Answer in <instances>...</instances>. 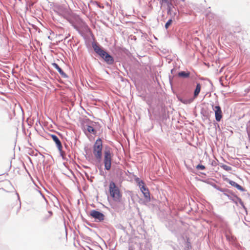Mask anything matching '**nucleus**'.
<instances>
[{
  "mask_svg": "<svg viewBox=\"0 0 250 250\" xmlns=\"http://www.w3.org/2000/svg\"><path fill=\"white\" fill-rule=\"evenodd\" d=\"M172 20L171 19H169L168 20V21L166 23L165 27L166 29H167L169 26L172 24Z\"/></svg>",
  "mask_w": 250,
  "mask_h": 250,
  "instance_id": "obj_22",
  "label": "nucleus"
},
{
  "mask_svg": "<svg viewBox=\"0 0 250 250\" xmlns=\"http://www.w3.org/2000/svg\"><path fill=\"white\" fill-rule=\"evenodd\" d=\"M95 122H91L89 125H86L83 127V131L85 134L86 131L93 135H96L97 133L96 130L94 127V125L95 124Z\"/></svg>",
  "mask_w": 250,
  "mask_h": 250,
  "instance_id": "obj_9",
  "label": "nucleus"
},
{
  "mask_svg": "<svg viewBox=\"0 0 250 250\" xmlns=\"http://www.w3.org/2000/svg\"><path fill=\"white\" fill-rule=\"evenodd\" d=\"M85 175H86L87 177H88V175L86 173H85Z\"/></svg>",
  "mask_w": 250,
  "mask_h": 250,
  "instance_id": "obj_32",
  "label": "nucleus"
},
{
  "mask_svg": "<svg viewBox=\"0 0 250 250\" xmlns=\"http://www.w3.org/2000/svg\"><path fill=\"white\" fill-rule=\"evenodd\" d=\"M196 168L199 170H203L206 169V167L201 164H198L196 166Z\"/></svg>",
  "mask_w": 250,
  "mask_h": 250,
  "instance_id": "obj_21",
  "label": "nucleus"
},
{
  "mask_svg": "<svg viewBox=\"0 0 250 250\" xmlns=\"http://www.w3.org/2000/svg\"><path fill=\"white\" fill-rule=\"evenodd\" d=\"M182 0L183 1H185V0Z\"/></svg>",
  "mask_w": 250,
  "mask_h": 250,
  "instance_id": "obj_33",
  "label": "nucleus"
},
{
  "mask_svg": "<svg viewBox=\"0 0 250 250\" xmlns=\"http://www.w3.org/2000/svg\"><path fill=\"white\" fill-rule=\"evenodd\" d=\"M57 148L59 151L61 156L62 157V159L64 160L65 153L62 150V146H61L60 148L59 147Z\"/></svg>",
  "mask_w": 250,
  "mask_h": 250,
  "instance_id": "obj_19",
  "label": "nucleus"
},
{
  "mask_svg": "<svg viewBox=\"0 0 250 250\" xmlns=\"http://www.w3.org/2000/svg\"><path fill=\"white\" fill-rule=\"evenodd\" d=\"M0 45L1 47H4L5 46H6L8 44V38L4 36H0Z\"/></svg>",
  "mask_w": 250,
  "mask_h": 250,
  "instance_id": "obj_15",
  "label": "nucleus"
},
{
  "mask_svg": "<svg viewBox=\"0 0 250 250\" xmlns=\"http://www.w3.org/2000/svg\"><path fill=\"white\" fill-rule=\"evenodd\" d=\"M52 65L57 70L62 77L64 78H67L68 77L67 74L63 72L62 69L58 65L57 63L55 62L52 63Z\"/></svg>",
  "mask_w": 250,
  "mask_h": 250,
  "instance_id": "obj_11",
  "label": "nucleus"
},
{
  "mask_svg": "<svg viewBox=\"0 0 250 250\" xmlns=\"http://www.w3.org/2000/svg\"><path fill=\"white\" fill-rule=\"evenodd\" d=\"M167 8L172 9V8L173 7L171 1H170L168 3H167Z\"/></svg>",
  "mask_w": 250,
  "mask_h": 250,
  "instance_id": "obj_24",
  "label": "nucleus"
},
{
  "mask_svg": "<svg viewBox=\"0 0 250 250\" xmlns=\"http://www.w3.org/2000/svg\"><path fill=\"white\" fill-rule=\"evenodd\" d=\"M109 191L111 197L115 202L117 203L121 202L122 197V193H121L119 188L112 181H110L109 183Z\"/></svg>",
  "mask_w": 250,
  "mask_h": 250,
  "instance_id": "obj_2",
  "label": "nucleus"
},
{
  "mask_svg": "<svg viewBox=\"0 0 250 250\" xmlns=\"http://www.w3.org/2000/svg\"><path fill=\"white\" fill-rule=\"evenodd\" d=\"M92 46L95 53L102 58L107 64L112 65L114 63V58L97 42H93Z\"/></svg>",
  "mask_w": 250,
  "mask_h": 250,
  "instance_id": "obj_1",
  "label": "nucleus"
},
{
  "mask_svg": "<svg viewBox=\"0 0 250 250\" xmlns=\"http://www.w3.org/2000/svg\"><path fill=\"white\" fill-rule=\"evenodd\" d=\"M103 143L102 139L98 138L93 146V153L96 160L100 162L102 158Z\"/></svg>",
  "mask_w": 250,
  "mask_h": 250,
  "instance_id": "obj_3",
  "label": "nucleus"
},
{
  "mask_svg": "<svg viewBox=\"0 0 250 250\" xmlns=\"http://www.w3.org/2000/svg\"><path fill=\"white\" fill-rule=\"evenodd\" d=\"M167 13L168 15H172V9L167 8Z\"/></svg>",
  "mask_w": 250,
  "mask_h": 250,
  "instance_id": "obj_26",
  "label": "nucleus"
},
{
  "mask_svg": "<svg viewBox=\"0 0 250 250\" xmlns=\"http://www.w3.org/2000/svg\"><path fill=\"white\" fill-rule=\"evenodd\" d=\"M161 0L163 2L165 3L166 4L171 1L170 0Z\"/></svg>",
  "mask_w": 250,
  "mask_h": 250,
  "instance_id": "obj_27",
  "label": "nucleus"
},
{
  "mask_svg": "<svg viewBox=\"0 0 250 250\" xmlns=\"http://www.w3.org/2000/svg\"><path fill=\"white\" fill-rule=\"evenodd\" d=\"M144 194V196L145 198V200L144 201V203L146 204L147 203L150 202V193L149 192H145L143 193Z\"/></svg>",
  "mask_w": 250,
  "mask_h": 250,
  "instance_id": "obj_18",
  "label": "nucleus"
},
{
  "mask_svg": "<svg viewBox=\"0 0 250 250\" xmlns=\"http://www.w3.org/2000/svg\"><path fill=\"white\" fill-rule=\"evenodd\" d=\"M217 104L215 105L212 104L211 106L213 110L214 111L215 113V120L217 122H220L222 117H223V114L222 111L221 107L218 104V102H217Z\"/></svg>",
  "mask_w": 250,
  "mask_h": 250,
  "instance_id": "obj_7",
  "label": "nucleus"
},
{
  "mask_svg": "<svg viewBox=\"0 0 250 250\" xmlns=\"http://www.w3.org/2000/svg\"><path fill=\"white\" fill-rule=\"evenodd\" d=\"M228 193H226L225 196L228 197L229 200L232 201L236 206H238V203L241 206V207L244 208L246 211H247V208L245 207L244 202L242 201L241 199L238 196L235 195L232 191L229 189Z\"/></svg>",
  "mask_w": 250,
  "mask_h": 250,
  "instance_id": "obj_5",
  "label": "nucleus"
},
{
  "mask_svg": "<svg viewBox=\"0 0 250 250\" xmlns=\"http://www.w3.org/2000/svg\"><path fill=\"white\" fill-rule=\"evenodd\" d=\"M112 155L111 148L106 146L104 151V163L105 170H109L111 168Z\"/></svg>",
  "mask_w": 250,
  "mask_h": 250,
  "instance_id": "obj_4",
  "label": "nucleus"
},
{
  "mask_svg": "<svg viewBox=\"0 0 250 250\" xmlns=\"http://www.w3.org/2000/svg\"><path fill=\"white\" fill-rule=\"evenodd\" d=\"M212 186L217 190L223 192L225 195L226 194V193H228L229 192V189L226 188H222L215 184H212Z\"/></svg>",
  "mask_w": 250,
  "mask_h": 250,
  "instance_id": "obj_14",
  "label": "nucleus"
},
{
  "mask_svg": "<svg viewBox=\"0 0 250 250\" xmlns=\"http://www.w3.org/2000/svg\"><path fill=\"white\" fill-rule=\"evenodd\" d=\"M48 217V214H46L42 219L43 221H46L48 219H46V217Z\"/></svg>",
  "mask_w": 250,
  "mask_h": 250,
  "instance_id": "obj_28",
  "label": "nucleus"
},
{
  "mask_svg": "<svg viewBox=\"0 0 250 250\" xmlns=\"http://www.w3.org/2000/svg\"><path fill=\"white\" fill-rule=\"evenodd\" d=\"M16 194H17V196H18V199H20V197H19V194L17 192V193H16Z\"/></svg>",
  "mask_w": 250,
  "mask_h": 250,
  "instance_id": "obj_30",
  "label": "nucleus"
},
{
  "mask_svg": "<svg viewBox=\"0 0 250 250\" xmlns=\"http://www.w3.org/2000/svg\"><path fill=\"white\" fill-rule=\"evenodd\" d=\"M50 137L53 141L55 143L57 147H59L60 148L61 146H62V144L59 138L54 134H51Z\"/></svg>",
  "mask_w": 250,
  "mask_h": 250,
  "instance_id": "obj_12",
  "label": "nucleus"
},
{
  "mask_svg": "<svg viewBox=\"0 0 250 250\" xmlns=\"http://www.w3.org/2000/svg\"><path fill=\"white\" fill-rule=\"evenodd\" d=\"M201 86L199 83L196 84V88L194 91L193 97L189 99L178 97L179 101L184 104H189L191 103L194 99L196 98L199 94L201 91Z\"/></svg>",
  "mask_w": 250,
  "mask_h": 250,
  "instance_id": "obj_6",
  "label": "nucleus"
},
{
  "mask_svg": "<svg viewBox=\"0 0 250 250\" xmlns=\"http://www.w3.org/2000/svg\"><path fill=\"white\" fill-rule=\"evenodd\" d=\"M225 181L229 183L231 186L236 188L237 189L240 190L241 191H245L246 190L245 189L243 188L241 186L229 178H226Z\"/></svg>",
  "mask_w": 250,
  "mask_h": 250,
  "instance_id": "obj_10",
  "label": "nucleus"
},
{
  "mask_svg": "<svg viewBox=\"0 0 250 250\" xmlns=\"http://www.w3.org/2000/svg\"><path fill=\"white\" fill-rule=\"evenodd\" d=\"M201 173L202 174H203V175H206V173H203V172H201Z\"/></svg>",
  "mask_w": 250,
  "mask_h": 250,
  "instance_id": "obj_31",
  "label": "nucleus"
},
{
  "mask_svg": "<svg viewBox=\"0 0 250 250\" xmlns=\"http://www.w3.org/2000/svg\"><path fill=\"white\" fill-rule=\"evenodd\" d=\"M138 185L142 193L149 192L148 188L145 186L144 182L142 180L138 182Z\"/></svg>",
  "mask_w": 250,
  "mask_h": 250,
  "instance_id": "obj_13",
  "label": "nucleus"
},
{
  "mask_svg": "<svg viewBox=\"0 0 250 250\" xmlns=\"http://www.w3.org/2000/svg\"><path fill=\"white\" fill-rule=\"evenodd\" d=\"M175 70L174 69H172L171 70V73L173 74L174 73V71H175Z\"/></svg>",
  "mask_w": 250,
  "mask_h": 250,
  "instance_id": "obj_29",
  "label": "nucleus"
},
{
  "mask_svg": "<svg viewBox=\"0 0 250 250\" xmlns=\"http://www.w3.org/2000/svg\"><path fill=\"white\" fill-rule=\"evenodd\" d=\"M226 238L229 241H231V242H233L234 241V237L232 236H229V235L228 234H226Z\"/></svg>",
  "mask_w": 250,
  "mask_h": 250,
  "instance_id": "obj_23",
  "label": "nucleus"
},
{
  "mask_svg": "<svg viewBox=\"0 0 250 250\" xmlns=\"http://www.w3.org/2000/svg\"><path fill=\"white\" fill-rule=\"evenodd\" d=\"M89 214L96 222H102L104 221L105 217L102 212L94 209L92 210Z\"/></svg>",
  "mask_w": 250,
  "mask_h": 250,
  "instance_id": "obj_8",
  "label": "nucleus"
},
{
  "mask_svg": "<svg viewBox=\"0 0 250 250\" xmlns=\"http://www.w3.org/2000/svg\"><path fill=\"white\" fill-rule=\"evenodd\" d=\"M185 249L186 250H191L192 249V246L189 237L186 238V246Z\"/></svg>",
  "mask_w": 250,
  "mask_h": 250,
  "instance_id": "obj_17",
  "label": "nucleus"
},
{
  "mask_svg": "<svg viewBox=\"0 0 250 250\" xmlns=\"http://www.w3.org/2000/svg\"><path fill=\"white\" fill-rule=\"evenodd\" d=\"M221 167L222 168H223L224 170L228 171H230L232 169L231 167L228 166L227 165H224V164H222L221 166Z\"/></svg>",
  "mask_w": 250,
  "mask_h": 250,
  "instance_id": "obj_20",
  "label": "nucleus"
},
{
  "mask_svg": "<svg viewBox=\"0 0 250 250\" xmlns=\"http://www.w3.org/2000/svg\"><path fill=\"white\" fill-rule=\"evenodd\" d=\"M47 214L48 215V217H46V219H49L52 215L53 213L51 211H48Z\"/></svg>",
  "mask_w": 250,
  "mask_h": 250,
  "instance_id": "obj_25",
  "label": "nucleus"
},
{
  "mask_svg": "<svg viewBox=\"0 0 250 250\" xmlns=\"http://www.w3.org/2000/svg\"><path fill=\"white\" fill-rule=\"evenodd\" d=\"M190 73L189 71H182L178 73L177 75L180 78H188L190 76Z\"/></svg>",
  "mask_w": 250,
  "mask_h": 250,
  "instance_id": "obj_16",
  "label": "nucleus"
}]
</instances>
